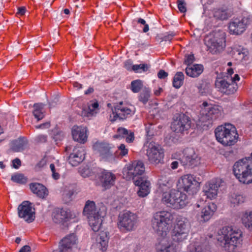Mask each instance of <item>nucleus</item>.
Returning <instances> with one entry per match:
<instances>
[{
  "mask_svg": "<svg viewBox=\"0 0 252 252\" xmlns=\"http://www.w3.org/2000/svg\"><path fill=\"white\" fill-rule=\"evenodd\" d=\"M242 232L232 226L222 227L218 231L216 236L219 244L228 252H234L237 244L240 243Z\"/></svg>",
  "mask_w": 252,
  "mask_h": 252,
  "instance_id": "f257e3e1",
  "label": "nucleus"
},
{
  "mask_svg": "<svg viewBox=\"0 0 252 252\" xmlns=\"http://www.w3.org/2000/svg\"><path fill=\"white\" fill-rule=\"evenodd\" d=\"M159 190L164 191L162 196V201L167 206L175 209H179L185 207L189 203L187 195L175 189H170L166 185H159Z\"/></svg>",
  "mask_w": 252,
  "mask_h": 252,
  "instance_id": "f03ea898",
  "label": "nucleus"
},
{
  "mask_svg": "<svg viewBox=\"0 0 252 252\" xmlns=\"http://www.w3.org/2000/svg\"><path fill=\"white\" fill-rule=\"evenodd\" d=\"M233 172L241 183H252V158L248 157L236 161L233 166Z\"/></svg>",
  "mask_w": 252,
  "mask_h": 252,
  "instance_id": "7ed1b4c3",
  "label": "nucleus"
},
{
  "mask_svg": "<svg viewBox=\"0 0 252 252\" xmlns=\"http://www.w3.org/2000/svg\"><path fill=\"white\" fill-rule=\"evenodd\" d=\"M215 134L217 141L224 146L234 145L239 137L235 126L229 123L218 126Z\"/></svg>",
  "mask_w": 252,
  "mask_h": 252,
  "instance_id": "20e7f679",
  "label": "nucleus"
},
{
  "mask_svg": "<svg viewBox=\"0 0 252 252\" xmlns=\"http://www.w3.org/2000/svg\"><path fill=\"white\" fill-rule=\"evenodd\" d=\"M174 217L168 211L156 212L152 220V226L158 236H166L168 232V225L172 223Z\"/></svg>",
  "mask_w": 252,
  "mask_h": 252,
  "instance_id": "39448f33",
  "label": "nucleus"
},
{
  "mask_svg": "<svg viewBox=\"0 0 252 252\" xmlns=\"http://www.w3.org/2000/svg\"><path fill=\"white\" fill-rule=\"evenodd\" d=\"M206 38L208 40L206 45L210 53L215 54L223 51L225 46V34L222 31H213L206 36Z\"/></svg>",
  "mask_w": 252,
  "mask_h": 252,
  "instance_id": "423d86ee",
  "label": "nucleus"
},
{
  "mask_svg": "<svg viewBox=\"0 0 252 252\" xmlns=\"http://www.w3.org/2000/svg\"><path fill=\"white\" fill-rule=\"evenodd\" d=\"M138 217L136 214L129 211L119 214L117 227L121 232L127 233L134 230L137 224Z\"/></svg>",
  "mask_w": 252,
  "mask_h": 252,
  "instance_id": "0eeeda50",
  "label": "nucleus"
},
{
  "mask_svg": "<svg viewBox=\"0 0 252 252\" xmlns=\"http://www.w3.org/2000/svg\"><path fill=\"white\" fill-rule=\"evenodd\" d=\"M200 182L196 180L195 177L191 174L182 176L178 180L179 189L189 194H194L200 189Z\"/></svg>",
  "mask_w": 252,
  "mask_h": 252,
  "instance_id": "6e6552de",
  "label": "nucleus"
},
{
  "mask_svg": "<svg viewBox=\"0 0 252 252\" xmlns=\"http://www.w3.org/2000/svg\"><path fill=\"white\" fill-rule=\"evenodd\" d=\"M93 149L101 160L109 161L115 158L114 147L107 142L96 141L93 144Z\"/></svg>",
  "mask_w": 252,
  "mask_h": 252,
  "instance_id": "1a4fd4ad",
  "label": "nucleus"
},
{
  "mask_svg": "<svg viewBox=\"0 0 252 252\" xmlns=\"http://www.w3.org/2000/svg\"><path fill=\"white\" fill-rule=\"evenodd\" d=\"M191 122L189 117L184 114L175 116L171 125V129L177 133H188L191 127Z\"/></svg>",
  "mask_w": 252,
  "mask_h": 252,
  "instance_id": "9d476101",
  "label": "nucleus"
},
{
  "mask_svg": "<svg viewBox=\"0 0 252 252\" xmlns=\"http://www.w3.org/2000/svg\"><path fill=\"white\" fill-rule=\"evenodd\" d=\"M179 160L185 168H193L201 163V157L193 148H187L184 151V155Z\"/></svg>",
  "mask_w": 252,
  "mask_h": 252,
  "instance_id": "9b49d317",
  "label": "nucleus"
},
{
  "mask_svg": "<svg viewBox=\"0 0 252 252\" xmlns=\"http://www.w3.org/2000/svg\"><path fill=\"white\" fill-rule=\"evenodd\" d=\"M146 156L148 161L152 164H158L163 162L164 150L158 144L150 142L146 150Z\"/></svg>",
  "mask_w": 252,
  "mask_h": 252,
  "instance_id": "f8f14e48",
  "label": "nucleus"
},
{
  "mask_svg": "<svg viewBox=\"0 0 252 252\" xmlns=\"http://www.w3.org/2000/svg\"><path fill=\"white\" fill-rule=\"evenodd\" d=\"M239 80V76L236 74L233 77H231V78L227 76L226 80L221 79H217L216 81L215 85L222 93L226 94H233L238 88L236 81H238Z\"/></svg>",
  "mask_w": 252,
  "mask_h": 252,
  "instance_id": "ddd939ff",
  "label": "nucleus"
},
{
  "mask_svg": "<svg viewBox=\"0 0 252 252\" xmlns=\"http://www.w3.org/2000/svg\"><path fill=\"white\" fill-rule=\"evenodd\" d=\"M145 172L144 164L141 161H134L131 164L126 165L124 168L123 174L124 177L127 180H136L135 178L142 175Z\"/></svg>",
  "mask_w": 252,
  "mask_h": 252,
  "instance_id": "4468645a",
  "label": "nucleus"
},
{
  "mask_svg": "<svg viewBox=\"0 0 252 252\" xmlns=\"http://www.w3.org/2000/svg\"><path fill=\"white\" fill-rule=\"evenodd\" d=\"M189 227L186 219L177 220L172 233V239L176 242H182L187 239L189 232Z\"/></svg>",
  "mask_w": 252,
  "mask_h": 252,
  "instance_id": "2eb2a0df",
  "label": "nucleus"
},
{
  "mask_svg": "<svg viewBox=\"0 0 252 252\" xmlns=\"http://www.w3.org/2000/svg\"><path fill=\"white\" fill-rule=\"evenodd\" d=\"M116 177L112 172L104 169H99L97 175L95 176V184L101 185L107 189L113 186L115 182Z\"/></svg>",
  "mask_w": 252,
  "mask_h": 252,
  "instance_id": "dca6fc26",
  "label": "nucleus"
},
{
  "mask_svg": "<svg viewBox=\"0 0 252 252\" xmlns=\"http://www.w3.org/2000/svg\"><path fill=\"white\" fill-rule=\"evenodd\" d=\"M250 17H244L241 20L238 19L233 20L229 24V32L232 34H241L246 30V28L250 24Z\"/></svg>",
  "mask_w": 252,
  "mask_h": 252,
  "instance_id": "f3484780",
  "label": "nucleus"
},
{
  "mask_svg": "<svg viewBox=\"0 0 252 252\" xmlns=\"http://www.w3.org/2000/svg\"><path fill=\"white\" fill-rule=\"evenodd\" d=\"M18 216L28 223L35 219V212L32 210V204L28 201H23L18 208Z\"/></svg>",
  "mask_w": 252,
  "mask_h": 252,
  "instance_id": "a211bd4d",
  "label": "nucleus"
},
{
  "mask_svg": "<svg viewBox=\"0 0 252 252\" xmlns=\"http://www.w3.org/2000/svg\"><path fill=\"white\" fill-rule=\"evenodd\" d=\"M131 112L130 108L123 105V102H121L115 106L114 109H112V113L110 115V120L111 122H114L118 119H126L131 115Z\"/></svg>",
  "mask_w": 252,
  "mask_h": 252,
  "instance_id": "6ab92c4d",
  "label": "nucleus"
},
{
  "mask_svg": "<svg viewBox=\"0 0 252 252\" xmlns=\"http://www.w3.org/2000/svg\"><path fill=\"white\" fill-rule=\"evenodd\" d=\"M156 249L157 252H176V246L167 235L159 236Z\"/></svg>",
  "mask_w": 252,
  "mask_h": 252,
  "instance_id": "aec40b11",
  "label": "nucleus"
},
{
  "mask_svg": "<svg viewBox=\"0 0 252 252\" xmlns=\"http://www.w3.org/2000/svg\"><path fill=\"white\" fill-rule=\"evenodd\" d=\"M87 128L85 126H74L72 128L73 139L81 144H84L87 141Z\"/></svg>",
  "mask_w": 252,
  "mask_h": 252,
  "instance_id": "412c9836",
  "label": "nucleus"
},
{
  "mask_svg": "<svg viewBox=\"0 0 252 252\" xmlns=\"http://www.w3.org/2000/svg\"><path fill=\"white\" fill-rule=\"evenodd\" d=\"M77 239L76 235L71 234L63 238L60 243V250L53 252H69V250L76 244Z\"/></svg>",
  "mask_w": 252,
  "mask_h": 252,
  "instance_id": "4be33fe9",
  "label": "nucleus"
},
{
  "mask_svg": "<svg viewBox=\"0 0 252 252\" xmlns=\"http://www.w3.org/2000/svg\"><path fill=\"white\" fill-rule=\"evenodd\" d=\"M134 184L139 187L137 191L138 196L144 197L146 196L150 192V183L144 177H139L134 180Z\"/></svg>",
  "mask_w": 252,
  "mask_h": 252,
  "instance_id": "5701e85b",
  "label": "nucleus"
},
{
  "mask_svg": "<svg viewBox=\"0 0 252 252\" xmlns=\"http://www.w3.org/2000/svg\"><path fill=\"white\" fill-rule=\"evenodd\" d=\"M85 158V150L82 148H75L70 154L68 160L73 166L78 165Z\"/></svg>",
  "mask_w": 252,
  "mask_h": 252,
  "instance_id": "b1692460",
  "label": "nucleus"
},
{
  "mask_svg": "<svg viewBox=\"0 0 252 252\" xmlns=\"http://www.w3.org/2000/svg\"><path fill=\"white\" fill-rule=\"evenodd\" d=\"M211 14L217 20H225L231 16L232 12L227 6L222 5L214 8Z\"/></svg>",
  "mask_w": 252,
  "mask_h": 252,
  "instance_id": "393cba45",
  "label": "nucleus"
},
{
  "mask_svg": "<svg viewBox=\"0 0 252 252\" xmlns=\"http://www.w3.org/2000/svg\"><path fill=\"white\" fill-rule=\"evenodd\" d=\"M52 215L53 221L56 223H63L71 218L70 211L60 208L56 209Z\"/></svg>",
  "mask_w": 252,
  "mask_h": 252,
  "instance_id": "a878e982",
  "label": "nucleus"
},
{
  "mask_svg": "<svg viewBox=\"0 0 252 252\" xmlns=\"http://www.w3.org/2000/svg\"><path fill=\"white\" fill-rule=\"evenodd\" d=\"M220 184L221 180L218 179H213L209 183L208 189L206 190V196L207 198L212 200L216 197Z\"/></svg>",
  "mask_w": 252,
  "mask_h": 252,
  "instance_id": "bb28decb",
  "label": "nucleus"
},
{
  "mask_svg": "<svg viewBox=\"0 0 252 252\" xmlns=\"http://www.w3.org/2000/svg\"><path fill=\"white\" fill-rule=\"evenodd\" d=\"M220 116V110L218 106L208 104L206 102V122L213 121Z\"/></svg>",
  "mask_w": 252,
  "mask_h": 252,
  "instance_id": "cd10ccee",
  "label": "nucleus"
},
{
  "mask_svg": "<svg viewBox=\"0 0 252 252\" xmlns=\"http://www.w3.org/2000/svg\"><path fill=\"white\" fill-rule=\"evenodd\" d=\"M30 188L32 191L39 197L44 199L48 195L47 189L42 184L37 183H31Z\"/></svg>",
  "mask_w": 252,
  "mask_h": 252,
  "instance_id": "c85d7f7f",
  "label": "nucleus"
},
{
  "mask_svg": "<svg viewBox=\"0 0 252 252\" xmlns=\"http://www.w3.org/2000/svg\"><path fill=\"white\" fill-rule=\"evenodd\" d=\"M99 104L97 101H92L87 107L84 108L81 112V115L84 117L90 118L94 116L98 112Z\"/></svg>",
  "mask_w": 252,
  "mask_h": 252,
  "instance_id": "c756f323",
  "label": "nucleus"
},
{
  "mask_svg": "<svg viewBox=\"0 0 252 252\" xmlns=\"http://www.w3.org/2000/svg\"><path fill=\"white\" fill-rule=\"evenodd\" d=\"M83 214L84 216L87 217V219L100 215L96 209L94 202L90 200H88L86 202L83 210Z\"/></svg>",
  "mask_w": 252,
  "mask_h": 252,
  "instance_id": "7c9ffc66",
  "label": "nucleus"
},
{
  "mask_svg": "<svg viewBox=\"0 0 252 252\" xmlns=\"http://www.w3.org/2000/svg\"><path fill=\"white\" fill-rule=\"evenodd\" d=\"M240 217L243 225L252 231V211L242 212L240 214Z\"/></svg>",
  "mask_w": 252,
  "mask_h": 252,
  "instance_id": "2f4dec72",
  "label": "nucleus"
},
{
  "mask_svg": "<svg viewBox=\"0 0 252 252\" xmlns=\"http://www.w3.org/2000/svg\"><path fill=\"white\" fill-rule=\"evenodd\" d=\"M203 69V65L195 64L187 66L186 68V73L188 76L191 77H197L202 73Z\"/></svg>",
  "mask_w": 252,
  "mask_h": 252,
  "instance_id": "473e14b6",
  "label": "nucleus"
},
{
  "mask_svg": "<svg viewBox=\"0 0 252 252\" xmlns=\"http://www.w3.org/2000/svg\"><path fill=\"white\" fill-rule=\"evenodd\" d=\"M28 142L24 137L19 138L11 142V150L14 152H19L24 150Z\"/></svg>",
  "mask_w": 252,
  "mask_h": 252,
  "instance_id": "72a5a7b5",
  "label": "nucleus"
},
{
  "mask_svg": "<svg viewBox=\"0 0 252 252\" xmlns=\"http://www.w3.org/2000/svg\"><path fill=\"white\" fill-rule=\"evenodd\" d=\"M109 238L107 232H102L97 238V247L102 252H105L108 247Z\"/></svg>",
  "mask_w": 252,
  "mask_h": 252,
  "instance_id": "f704fd0d",
  "label": "nucleus"
},
{
  "mask_svg": "<svg viewBox=\"0 0 252 252\" xmlns=\"http://www.w3.org/2000/svg\"><path fill=\"white\" fill-rule=\"evenodd\" d=\"M79 173L83 178H90L92 180H95V176L97 175L98 169H94V171L90 169L88 165L81 166L79 168Z\"/></svg>",
  "mask_w": 252,
  "mask_h": 252,
  "instance_id": "c9c22d12",
  "label": "nucleus"
},
{
  "mask_svg": "<svg viewBox=\"0 0 252 252\" xmlns=\"http://www.w3.org/2000/svg\"><path fill=\"white\" fill-rule=\"evenodd\" d=\"M89 225L94 232H97L100 229L102 219L100 215H98L94 217H92L88 219Z\"/></svg>",
  "mask_w": 252,
  "mask_h": 252,
  "instance_id": "e433bc0d",
  "label": "nucleus"
},
{
  "mask_svg": "<svg viewBox=\"0 0 252 252\" xmlns=\"http://www.w3.org/2000/svg\"><path fill=\"white\" fill-rule=\"evenodd\" d=\"M33 115L35 118L38 121L44 117L43 111V104L42 103H35L33 105Z\"/></svg>",
  "mask_w": 252,
  "mask_h": 252,
  "instance_id": "4c0bfd02",
  "label": "nucleus"
},
{
  "mask_svg": "<svg viewBox=\"0 0 252 252\" xmlns=\"http://www.w3.org/2000/svg\"><path fill=\"white\" fill-rule=\"evenodd\" d=\"M184 77L182 72H177L173 79V86L176 89L180 88L183 84Z\"/></svg>",
  "mask_w": 252,
  "mask_h": 252,
  "instance_id": "58836bf2",
  "label": "nucleus"
},
{
  "mask_svg": "<svg viewBox=\"0 0 252 252\" xmlns=\"http://www.w3.org/2000/svg\"><path fill=\"white\" fill-rule=\"evenodd\" d=\"M217 210V205L213 202L208 203L206 206V221L209 220Z\"/></svg>",
  "mask_w": 252,
  "mask_h": 252,
  "instance_id": "ea45409f",
  "label": "nucleus"
},
{
  "mask_svg": "<svg viewBox=\"0 0 252 252\" xmlns=\"http://www.w3.org/2000/svg\"><path fill=\"white\" fill-rule=\"evenodd\" d=\"M11 180L14 183L19 184H25L28 181V178L23 174L16 173L12 175Z\"/></svg>",
  "mask_w": 252,
  "mask_h": 252,
  "instance_id": "a19ab883",
  "label": "nucleus"
},
{
  "mask_svg": "<svg viewBox=\"0 0 252 252\" xmlns=\"http://www.w3.org/2000/svg\"><path fill=\"white\" fill-rule=\"evenodd\" d=\"M143 87V83L140 79H136L132 81L130 84V89L134 93H137L140 92Z\"/></svg>",
  "mask_w": 252,
  "mask_h": 252,
  "instance_id": "79ce46f5",
  "label": "nucleus"
},
{
  "mask_svg": "<svg viewBox=\"0 0 252 252\" xmlns=\"http://www.w3.org/2000/svg\"><path fill=\"white\" fill-rule=\"evenodd\" d=\"M128 150L124 144H121L118 147V150L115 152V156L118 157H123L128 154Z\"/></svg>",
  "mask_w": 252,
  "mask_h": 252,
  "instance_id": "37998d69",
  "label": "nucleus"
},
{
  "mask_svg": "<svg viewBox=\"0 0 252 252\" xmlns=\"http://www.w3.org/2000/svg\"><path fill=\"white\" fill-rule=\"evenodd\" d=\"M150 96V90L148 89L145 88L140 94L139 95V100L143 104H146L148 101Z\"/></svg>",
  "mask_w": 252,
  "mask_h": 252,
  "instance_id": "c03bdc74",
  "label": "nucleus"
},
{
  "mask_svg": "<svg viewBox=\"0 0 252 252\" xmlns=\"http://www.w3.org/2000/svg\"><path fill=\"white\" fill-rule=\"evenodd\" d=\"M150 67V65L147 63H141L140 64H134V72L135 73H141L146 72Z\"/></svg>",
  "mask_w": 252,
  "mask_h": 252,
  "instance_id": "a18cd8bd",
  "label": "nucleus"
},
{
  "mask_svg": "<svg viewBox=\"0 0 252 252\" xmlns=\"http://www.w3.org/2000/svg\"><path fill=\"white\" fill-rule=\"evenodd\" d=\"M188 250L189 252H204L203 245L197 243L193 245L190 244Z\"/></svg>",
  "mask_w": 252,
  "mask_h": 252,
  "instance_id": "49530a36",
  "label": "nucleus"
},
{
  "mask_svg": "<svg viewBox=\"0 0 252 252\" xmlns=\"http://www.w3.org/2000/svg\"><path fill=\"white\" fill-rule=\"evenodd\" d=\"M230 202L234 205H239L244 202V198L242 195L234 194L231 196Z\"/></svg>",
  "mask_w": 252,
  "mask_h": 252,
  "instance_id": "de8ad7c7",
  "label": "nucleus"
},
{
  "mask_svg": "<svg viewBox=\"0 0 252 252\" xmlns=\"http://www.w3.org/2000/svg\"><path fill=\"white\" fill-rule=\"evenodd\" d=\"M129 131L124 127H119L117 129V134L115 135V137L117 138H125L127 134H128Z\"/></svg>",
  "mask_w": 252,
  "mask_h": 252,
  "instance_id": "09e8293b",
  "label": "nucleus"
},
{
  "mask_svg": "<svg viewBox=\"0 0 252 252\" xmlns=\"http://www.w3.org/2000/svg\"><path fill=\"white\" fill-rule=\"evenodd\" d=\"M194 60L195 58L193 54L187 55L185 57L184 63L187 65V66H190Z\"/></svg>",
  "mask_w": 252,
  "mask_h": 252,
  "instance_id": "8fccbe9b",
  "label": "nucleus"
},
{
  "mask_svg": "<svg viewBox=\"0 0 252 252\" xmlns=\"http://www.w3.org/2000/svg\"><path fill=\"white\" fill-rule=\"evenodd\" d=\"M177 4L178 8L181 12L185 13L186 12V3L185 0H177Z\"/></svg>",
  "mask_w": 252,
  "mask_h": 252,
  "instance_id": "3c124183",
  "label": "nucleus"
},
{
  "mask_svg": "<svg viewBox=\"0 0 252 252\" xmlns=\"http://www.w3.org/2000/svg\"><path fill=\"white\" fill-rule=\"evenodd\" d=\"M176 35V33L173 32H169L166 33L165 35L162 38V40L164 41L171 42L173 37Z\"/></svg>",
  "mask_w": 252,
  "mask_h": 252,
  "instance_id": "603ef678",
  "label": "nucleus"
},
{
  "mask_svg": "<svg viewBox=\"0 0 252 252\" xmlns=\"http://www.w3.org/2000/svg\"><path fill=\"white\" fill-rule=\"evenodd\" d=\"M134 64H133L131 60H127L124 63V67L129 71H134Z\"/></svg>",
  "mask_w": 252,
  "mask_h": 252,
  "instance_id": "864d4df0",
  "label": "nucleus"
},
{
  "mask_svg": "<svg viewBox=\"0 0 252 252\" xmlns=\"http://www.w3.org/2000/svg\"><path fill=\"white\" fill-rule=\"evenodd\" d=\"M196 87L198 90L199 93L203 95L205 93V82L203 80L199 81L196 84Z\"/></svg>",
  "mask_w": 252,
  "mask_h": 252,
  "instance_id": "5fc2aeb1",
  "label": "nucleus"
},
{
  "mask_svg": "<svg viewBox=\"0 0 252 252\" xmlns=\"http://www.w3.org/2000/svg\"><path fill=\"white\" fill-rule=\"evenodd\" d=\"M46 160L43 158L40 160L35 166L34 169L36 171H40L46 165Z\"/></svg>",
  "mask_w": 252,
  "mask_h": 252,
  "instance_id": "6e6d98bb",
  "label": "nucleus"
},
{
  "mask_svg": "<svg viewBox=\"0 0 252 252\" xmlns=\"http://www.w3.org/2000/svg\"><path fill=\"white\" fill-rule=\"evenodd\" d=\"M34 140L36 143H45L47 141V135L39 134L35 137Z\"/></svg>",
  "mask_w": 252,
  "mask_h": 252,
  "instance_id": "4d7b16f0",
  "label": "nucleus"
},
{
  "mask_svg": "<svg viewBox=\"0 0 252 252\" xmlns=\"http://www.w3.org/2000/svg\"><path fill=\"white\" fill-rule=\"evenodd\" d=\"M137 22L138 24H140L144 26V28L143 29V32H146L149 30V25L146 24V21L144 19H142L141 18H138L137 20Z\"/></svg>",
  "mask_w": 252,
  "mask_h": 252,
  "instance_id": "13d9d810",
  "label": "nucleus"
},
{
  "mask_svg": "<svg viewBox=\"0 0 252 252\" xmlns=\"http://www.w3.org/2000/svg\"><path fill=\"white\" fill-rule=\"evenodd\" d=\"M127 143H131L134 139V135L133 132L129 131L128 134L125 137Z\"/></svg>",
  "mask_w": 252,
  "mask_h": 252,
  "instance_id": "bf43d9fd",
  "label": "nucleus"
},
{
  "mask_svg": "<svg viewBox=\"0 0 252 252\" xmlns=\"http://www.w3.org/2000/svg\"><path fill=\"white\" fill-rule=\"evenodd\" d=\"M167 76L168 73L162 69L160 70L158 73V77L159 79H165Z\"/></svg>",
  "mask_w": 252,
  "mask_h": 252,
  "instance_id": "052dcab7",
  "label": "nucleus"
},
{
  "mask_svg": "<svg viewBox=\"0 0 252 252\" xmlns=\"http://www.w3.org/2000/svg\"><path fill=\"white\" fill-rule=\"evenodd\" d=\"M12 164L14 168L15 169H18L21 165V160L16 158L12 160Z\"/></svg>",
  "mask_w": 252,
  "mask_h": 252,
  "instance_id": "680f3d73",
  "label": "nucleus"
},
{
  "mask_svg": "<svg viewBox=\"0 0 252 252\" xmlns=\"http://www.w3.org/2000/svg\"><path fill=\"white\" fill-rule=\"evenodd\" d=\"M26 9L25 7L22 6L18 7L16 15L18 16H23L25 15L26 13Z\"/></svg>",
  "mask_w": 252,
  "mask_h": 252,
  "instance_id": "e2e57ef3",
  "label": "nucleus"
},
{
  "mask_svg": "<svg viewBox=\"0 0 252 252\" xmlns=\"http://www.w3.org/2000/svg\"><path fill=\"white\" fill-rule=\"evenodd\" d=\"M50 126V123L49 122H46L45 123H44V124H41L39 126H36V128H46V127H49V126Z\"/></svg>",
  "mask_w": 252,
  "mask_h": 252,
  "instance_id": "0e129e2a",
  "label": "nucleus"
},
{
  "mask_svg": "<svg viewBox=\"0 0 252 252\" xmlns=\"http://www.w3.org/2000/svg\"><path fill=\"white\" fill-rule=\"evenodd\" d=\"M154 94L156 96H159L163 92V89L161 87H158L157 89L154 90Z\"/></svg>",
  "mask_w": 252,
  "mask_h": 252,
  "instance_id": "69168bd1",
  "label": "nucleus"
},
{
  "mask_svg": "<svg viewBox=\"0 0 252 252\" xmlns=\"http://www.w3.org/2000/svg\"><path fill=\"white\" fill-rule=\"evenodd\" d=\"M31 248L30 246L26 245L23 247L19 252H30Z\"/></svg>",
  "mask_w": 252,
  "mask_h": 252,
  "instance_id": "338daca9",
  "label": "nucleus"
},
{
  "mask_svg": "<svg viewBox=\"0 0 252 252\" xmlns=\"http://www.w3.org/2000/svg\"><path fill=\"white\" fill-rule=\"evenodd\" d=\"M52 175L53 178H54L55 180H58L60 177V175L59 173L57 172L56 170L54 172H52Z\"/></svg>",
  "mask_w": 252,
  "mask_h": 252,
  "instance_id": "774afa93",
  "label": "nucleus"
}]
</instances>
